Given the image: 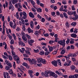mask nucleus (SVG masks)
Instances as JSON below:
<instances>
[{"instance_id":"f257e3e1","label":"nucleus","mask_w":78,"mask_h":78,"mask_svg":"<svg viewBox=\"0 0 78 78\" xmlns=\"http://www.w3.org/2000/svg\"><path fill=\"white\" fill-rule=\"evenodd\" d=\"M24 60H26V61H28L29 62L30 64H34V65H36L37 63V61L36 60L32 58L31 59L30 58H23Z\"/></svg>"},{"instance_id":"f03ea898","label":"nucleus","mask_w":78,"mask_h":78,"mask_svg":"<svg viewBox=\"0 0 78 78\" xmlns=\"http://www.w3.org/2000/svg\"><path fill=\"white\" fill-rule=\"evenodd\" d=\"M5 63H6L7 65L8 66H5V69L7 70H8L10 68H11V67H12V64L10 62H8L7 60H5Z\"/></svg>"},{"instance_id":"7ed1b4c3","label":"nucleus","mask_w":78,"mask_h":78,"mask_svg":"<svg viewBox=\"0 0 78 78\" xmlns=\"http://www.w3.org/2000/svg\"><path fill=\"white\" fill-rule=\"evenodd\" d=\"M63 41H62V40H61L60 41H58L57 42L58 44L61 45H62L63 47H64L66 46V43H65V40L64 41L63 40Z\"/></svg>"},{"instance_id":"20e7f679","label":"nucleus","mask_w":78,"mask_h":78,"mask_svg":"<svg viewBox=\"0 0 78 78\" xmlns=\"http://www.w3.org/2000/svg\"><path fill=\"white\" fill-rule=\"evenodd\" d=\"M49 76L50 77H51V76H52V77H54V78H56L58 76V75L56 74L53 72H51L49 74Z\"/></svg>"},{"instance_id":"39448f33","label":"nucleus","mask_w":78,"mask_h":78,"mask_svg":"<svg viewBox=\"0 0 78 78\" xmlns=\"http://www.w3.org/2000/svg\"><path fill=\"white\" fill-rule=\"evenodd\" d=\"M70 57H76L77 55H78V52H77L76 53H70L69 54Z\"/></svg>"},{"instance_id":"423d86ee","label":"nucleus","mask_w":78,"mask_h":78,"mask_svg":"<svg viewBox=\"0 0 78 78\" xmlns=\"http://www.w3.org/2000/svg\"><path fill=\"white\" fill-rule=\"evenodd\" d=\"M51 63L55 67H56L58 66V62L56 60L51 61Z\"/></svg>"},{"instance_id":"0eeeda50","label":"nucleus","mask_w":78,"mask_h":78,"mask_svg":"<svg viewBox=\"0 0 78 78\" xmlns=\"http://www.w3.org/2000/svg\"><path fill=\"white\" fill-rule=\"evenodd\" d=\"M72 19L74 21L76 20H78V15H76L74 16L72 18Z\"/></svg>"},{"instance_id":"6e6552de","label":"nucleus","mask_w":78,"mask_h":78,"mask_svg":"<svg viewBox=\"0 0 78 78\" xmlns=\"http://www.w3.org/2000/svg\"><path fill=\"white\" fill-rule=\"evenodd\" d=\"M50 72H51L50 70H47L45 71V75H46V77H48L49 76L48 74H49V73H50Z\"/></svg>"},{"instance_id":"1a4fd4ad","label":"nucleus","mask_w":78,"mask_h":78,"mask_svg":"<svg viewBox=\"0 0 78 78\" xmlns=\"http://www.w3.org/2000/svg\"><path fill=\"white\" fill-rule=\"evenodd\" d=\"M5 23L4 22V23H3V31H2V33L3 34H4L5 35Z\"/></svg>"},{"instance_id":"9d476101","label":"nucleus","mask_w":78,"mask_h":78,"mask_svg":"<svg viewBox=\"0 0 78 78\" xmlns=\"http://www.w3.org/2000/svg\"><path fill=\"white\" fill-rule=\"evenodd\" d=\"M37 63H40V62H41L42 61V58H37Z\"/></svg>"},{"instance_id":"9b49d317","label":"nucleus","mask_w":78,"mask_h":78,"mask_svg":"<svg viewBox=\"0 0 78 78\" xmlns=\"http://www.w3.org/2000/svg\"><path fill=\"white\" fill-rule=\"evenodd\" d=\"M29 16L31 18H34V15L33 14V13H32L31 12H30L29 13Z\"/></svg>"},{"instance_id":"f8f14e48","label":"nucleus","mask_w":78,"mask_h":78,"mask_svg":"<svg viewBox=\"0 0 78 78\" xmlns=\"http://www.w3.org/2000/svg\"><path fill=\"white\" fill-rule=\"evenodd\" d=\"M19 44V45H23L24 46H25V43H23V42L21 41H19L18 42Z\"/></svg>"},{"instance_id":"ddd939ff","label":"nucleus","mask_w":78,"mask_h":78,"mask_svg":"<svg viewBox=\"0 0 78 78\" xmlns=\"http://www.w3.org/2000/svg\"><path fill=\"white\" fill-rule=\"evenodd\" d=\"M64 57H65V58H66L67 61H69V59H70V55H69V54L67 55V56H65Z\"/></svg>"},{"instance_id":"4468645a","label":"nucleus","mask_w":78,"mask_h":78,"mask_svg":"<svg viewBox=\"0 0 78 78\" xmlns=\"http://www.w3.org/2000/svg\"><path fill=\"white\" fill-rule=\"evenodd\" d=\"M48 47L49 48V51L51 52L53 51V47L52 46L51 47L50 46H48Z\"/></svg>"},{"instance_id":"2eb2a0df","label":"nucleus","mask_w":78,"mask_h":78,"mask_svg":"<svg viewBox=\"0 0 78 78\" xmlns=\"http://www.w3.org/2000/svg\"><path fill=\"white\" fill-rule=\"evenodd\" d=\"M71 37H74V38H75L76 37V36H77V35H76V34L73 33L71 34Z\"/></svg>"},{"instance_id":"dca6fc26","label":"nucleus","mask_w":78,"mask_h":78,"mask_svg":"<svg viewBox=\"0 0 78 78\" xmlns=\"http://www.w3.org/2000/svg\"><path fill=\"white\" fill-rule=\"evenodd\" d=\"M30 23L31 28H33V26H34V23L33 22V21H31Z\"/></svg>"},{"instance_id":"f3484780","label":"nucleus","mask_w":78,"mask_h":78,"mask_svg":"<svg viewBox=\"0 0 78 78\" xmlns=\"http://www.w3.org/2000/svg\"><path fill=\"white\" fill-rule=\"evenodd\" d=\"M41 62L42 64H46V63H47V62L45 59H43V58H42Z\"/></svg>"},{"instance_id":"a211bd4d","label":"nucleus","mask_w":78,"mask_h":78,"mask_svg":"<svg viewBox=\"0 0 78 78\" xmlns=\"http://www.w3.org/2000/svg\"><path fill=\"white\" fill-rule=\"evenodd\" d=\"M19 2V0H12V4H14L15 3H17Z\"/></svg>"},{"instance_id":"6ab92c4d","label":"nucleus","mask_w":78,"mask_h":78,"mask_svg":"<svg viewBox=\"0 0 78 78\" xmlns=\"http://www.w3.org/2000/svg\"><path fill=\"white\" fill-rule=\"evenodd\" d=\"M59 70L60 72H62L63 73H64V72H66V69H64L61 68L59 69Z\"/></svg>"},{"instance_id":"aec40b11","label":"nucleus","mask_w":78,"mask_h":78,"mask_svg":"<svg viewBox=\"0 0 78 78\" xmlns=\"http://www.w3.org/2000/svg\"><path fill=\"white\" fill-rule=\"evenodd\" d=\"M66 52V50L65 49H62L61 52H60L61 55H64V53H65Z\"/></svg>"},{"instance_id":"412c9836","label":"nucleus","mask_w":78,"mask_h":78,"mask_svg":"<svg viewBox=\"0 0 78 78\" xmlns=\"http://www.w3.org/2000/svg\"><path fill=\"white\" fill-rule=\"evenodd\" d=\"M9 74H10V75H12V73H13L12 69H9Z\"/></svg>"},{"instance_id":"4be33fe9","label":"nucleus","mask_w":78,"mask_h":78,"mask_svg":"<svg viewBox=\"0 0 78 78\" xmlns=\"http://www.w3.org/2000/svg\"><path fill=\"white\" fill-rule=\"evenodd\" d=\"M71 69L72 70H75V68L76 67H75V66L74 65H71Z\"/></svg>"},{"instance_id":"5701e85b","label":"nucleus","mask_w":78,"mask_h":78,"mask_svg":"<svg viewBox=\"0 0 78 78\" xmlns=\"http://www.w3.org/2000/svg\"><path fill=\"white\" fill-rule=\"evenodd\" d=\"M63 15L65 17L66 19H67V18H68V16L67 15V14L66 12H64L63 13Z\"/></svg>"},{"instance_id":"b1692460","label":"nucleus","mask_w":78,"mask_h":78,"mask_svg":"<svg viewBox=\"0 0 78 78\" xmlns=\"http://www.w3.org/2000/svg\"><path fill=\"white\" fill-rule=\"evenodd\" d=\"M22 38L24 41L27 42V37L25 36H22Z\"/></svg>"},{"instance_id":"393cba45","label":"nucleus","mask_w":78,"mask_h":78,"mask_svg":"<svg viewBox=\"0 0 78 78\" xmlns=\"http://www.w3.org/2000/svg\"><path fill=\"white\" fill-rule=\"evenodd\" d=\"M68 66H70L71 65V64H72V61L70 60H69V61H67Z\"/></svg>"},{"instance_id":"a878e982","label":"nucleus","mask_w":78,"mask_h":78,"mask_svg":"<svg viewBox=\"0 0 78 78\" xmlns=\"http://www.w3.org/2000/svg\"><path fill=\"white\" fill-rule=\"evenodd\" d=\"M8 57L10 61H12V57L11 55H9Z\"/></svg>"},{"instance_id":"bb28decb","label":"nucleus","mask_w":78,"mask_h":78,"mask_svg":"<svg viewBox=\"0 0 78 78\" xmlns=\"http://www.w3.org/2000/svg\"><path fill=\"white\" fill-rule=\"evenodd\" d=\"M37 11L38 12H42V9H41L40 8H37Z\"/></svg>"},{"instance_id":"cd10ccee","label":"nucleus","mask_w":78,"mask_h":78,"mask_svg":"<svg viewBox=\"0 0 78 78\" xmlns=\"http://www.w3.org/2000/svg\"><path fill=\"white\" fill-rule=\"evenodd\" d=\"M39 54L41 55H44V54H45V52L44 51H41L39 52Z\"/></svg>"},{"instance_id":"c85d7f7f","label":"nucleus","mask_w":78,"mask_h":78,"mask_svg":"<svg viewBox=\"0 0 78 78\" xmlns=\"http://www.w3.org/2000/svg\"><path fill=\"white\" fill-rule=\"evenodd\" d=\"M71 26H73V27H75L76 25V22H73L71 24Z\"/></svg>"},{"instance_id":"c756f323","label":"nucleus","mask_w":78,"mask_h":78,"mask_svg":"<svg viewBox=\"0 0 78 78\" xmlns=\"http://www.w3.org/2000/svg\"><path fill=\"white\" fill-rule=\"evenodd\" d=\"M12 56L13 58L14 59L15 61L16 60V58H17L18 57V56L16 55H13Z\"/></svg>"},{"instance_id":"7c9ffc66","label":"nucleus","mask_w":78,"mask_h":78,"mask_svg":"<svg viewBox=\"0 0 78 78\" xmlns=\"http://www.w3.org/2000/svg\"><path fill=\"white\" fill-rule=\"evenodd\" d=\"M18 7L19 8H21V9H22V6L21 5V3H18Z\"/></svg>"},{"instance_id":"2f4dec72","label":"nucleus","mask_w":78,"mask_h":78,"mask_svg":"<svg viewBox=\"0 0 78 78\" xmlns=\"http://www.w3.org/2000/svg\"><path fill=\"white\" fill-rule=\"evenodd\" d=\"M50 52L48 51H46L45 52L44 55L45 56H47V55H49V54H50Z\"/></svg>"},{"instance_id":"473e14b6","label":"nucleus","mask_w":78,"mask_h":78,"mask_svg":"<svg viewBox=\"0 0 78 78\" xmlns=\"http://www.w3.org/2000/svg\"><path fill=\"white\" fill-rule=\"evenodd\" d=\"M26 36L28 39H31V37L28 34H26Z\"/></svg>"},{"instance_id":"72a5a7b5","label":"nucleus","mask_w":78,"mask_h":78,"mask_svg":"<svg viewBox=\"0 0 78 78\" xmlns=\"http://www.w3.org/2000/svg\"><path fill=\"white\" fill-rule=\"evenodd\" d=\"M25 52L27 54H28V55H31L30 52V51L28 50H26L25 51Z\"/></svg>"},{"instance_id":"f704fd0d","label":"nucleus","mask_w":78,"mask_h":78,"mask_svg":"<svg viewBox=\"0 0 78 78\" xmlns=\"http://www.w3.org/2000/svg\"><path fill=\"white\" fill-rule=\"evenodd\" d=\"M30 1L31 2V4H32V5H35V4H36L35 2H34V1L33 0H30Z\"/></svg>"},{"instance_id":"c9c22d12","label":"nucleus","mask_w":78,"mask_h":78,"mask_svg":"<svg viewBox=\"0 0 78 78\" xmlns=\"http://www.w3.org/2000/svg\"><path fill=\"white\" fill-rule=\"evenodd\" d=\"M11 53L12 54V56H15L16 55V53L13 50H12L11 51Z\"/></svg>"},{"instance_id":"e433bc0d","label":"nucleus","mask_w":78,"mask_h":78,"mask_svg":"<svg viewBox=\"0 0 78 78\" xmlns=\"http://www.w3.org/2000/svg\"><path fill=\"white\" fill-rule=\"evenodd\" d=\"M35 34L36 36H39V34L38 33V31H36L35 32Z\"/></svg>"},{"instance_id":"4c0bfd02","label":"nucleus","mask_w":78,"mask_h":78,"mask_svg":"<svg viewBox=\"0 0 78 78\" xmlns=\"http://www.w3.org/2000/svg\"><path fill=\"white\" fill-rule=\"evenodd\" d=\"M34 53H39V51L38 49L37 50L34 49Z\"/></svg>"},{"instance_id":"58836bf2","label":"nucleus","mask_w":78,"mask_h":78,"mask_svg":"<svg viewBox=\"0 0 78 78\" xmlns=\"http://www.w3.org/2000/svg\"><path fill=\"white\" fill-rule=\"evenodd\" d=\"M10 43L11 44H14V39H12L10 41Z\"/></svg>"},{"instance_id":"ea45409f","label":"nucleus","mask_w":78,"mask_h":78,"mask_svg":"<svg viewBox=\"0 0 78 78\" xmlns=\"http://www.w3.org/2000/svg\"><path fill=\"white\" fill-rule=\"evenodd\" d=\"M63 7L64 6L63 5L61 6V8L59 9L60 11H63Z\"/></svg>"},{"instance_id":"a19ab883","label":"nucleus","mask_w":78,"mask_h":78,"mask_svg":"<svg viewBox=\"0 0 78 78\" xmlns=\"http://www.w3.org/2000/svg\"><path fill=\"white\" fill-rule=\"evenodd\" d=\"M28 72L29 74H32V73H33V71H32V70H29Z\"/></svg>"},{"instance_id":"79ce46f5","label":"nucleus","mask_w":78,"mask_h":78,"mask_svg":"<svg viewBox=\"0 0 78 78\" xmlns=\"http://www.w3.org/2000/svg\"><path fill=\"white\" fill-rule=\"evenodd\" d=\"M67 40L66 41V44H69V42H70V40L69 39H67Z\"/></svg>"},{"instance_id":"37998d69","label":"nucleus","mask_w":78,"mask_h":78,"mask_svg":"<svg viewBox=\"0 0 78 78\" xmlns=\"http://www.w3.org/2000/svg\"><path fill=\"white\" fill-rule=\"evenodd\" d=\"M70 48L71 50H73L75 48V47L73 45H71L70 46Z\"/></svg>"},{"instance_id":"c03bdc74","label":"nucleus","mask_w":78,"mask_h":78,"mask_svg":"<svg viewBox=\"0 0 78 78\" xmlns=\"http://www.w3.org/2000/svg\"><path fill=\"white\" fill-rule=\"evenodd\" d=\"M28 33H33V30H28Z\"/></svg>"},{"instance_id":"a18cd8bd","label":"nucleus","mask_w":78,"mask_h":78,"mask_svg":"<svg viewBox=\"0 0 78 78\" xmlns=\"http://www.w3.org/2000/svg\"><path fill=\"white\" fill-rule=\"evenodd\" d=\"M77 30H78V29H74V31H73V33H76V34L77 33H78V31H77Z\"/></svg>"},{"instance_id":"49530a36","label":"nucleus","mask_w":78,"mask_h":78,"mask_svg":"<svg viewBox=\"0 0 78 78\" xmlns=\"http://www.w3.org/2000/svg\"><path fill=\"white\" fill-rule=\"evenodd\" d=\"M37 65L38 67H41V66H42V63H41L39 64H37Z\"/></svg>"},{"instance_id":"de8ad7c7","label":"nucleus","mask_w":78,"mask_h":78,"mask_svg":"<svg viewBox=\"0 0 78 78\" xmlns=\"http://www.w3.org/2000/svg\"><path fill=\"white\" fill-rule=\"evenodd\" d=\"M56 14L57 16H59L60 15V13H59V12L58 11L56 12Z\"/></svg>"},{"instance_id":"09e8293b","label":"nucleus","mask_w":78,"mask_h":78,"mask_svg":"<svg viewBox=\"0 0 78 78\" xmlns=\"http://www.w3.org/2000/svg\"><path fill=\"white\" fill-rule=\"evenodd\" d=\"M23 15L24 16H27V13H26V12H23Z\"/></svg>"},{"instance_id":"8fccbe9b","label":"nucleus","mask_w":78,"mask_h":78,"mask_svg":"<svg viewBox=\"0 0 78 78\" xmlns=\"http://www.w3.org/2000/svg\"><path fill=\"white\" fill-rule=\"evenodd\" d=\"M73 76H74V77H75V78H78V74H76L74 75H73Z\"/></svg>"},{"instance_id":"3c124183","label":"nucleus","mask_w":78,"mask_h":78,"mask_svg":"<svg viewBox=\"0 0 78 78\" xmlns=\"http://www.w3.org/2000/svg\"><path fill=\"white\" fill-rule=\"evenodd\" d=\"M23 66H25V67L26 66H27L28 65V64L25 62H23Z\"/></svg>"},{"instance_id":"603ef678","label":"nucleus","mask_w":78,"mask_h":78,"mask_svg":"<svg viewBox=\"0 0 78 78\" xmlns=\"http://www.w3.org/2000/svg\"><path fill=\"white\" fill-rule=\"evenodd\" d=\"M57 52H58L57 51H55L52 52V54L53 55H56Z\"/></svg>"},{"instance_id":"864d4df0","label":"nucleus","mask_w":78,"mask_h":78,"mask_svg":"<svg viewBox=\"0 0 78 78\" xmlns=\"http://www.w3.org/2000/svg\"><path fill=\"white\" fill-rule=\"evenodd\" d=\"M12 34L14 38V39H15V40H16V35H15L14 34Z\"/></svg>"},{"instance_id":"5fc2aeb1","label":"nucleus","mask_w":78,"mask_h":78,"mask_svg":"<svg viewBox=\"0 0 78 78\" xmlns=\"http://www.w3.org/2000/svg\"><path fill=\"white\" fill-rule=\"evenodd\" d=\"M9 6H12V3H11V0L9 2Z\"/></svg>"},{"instance_id":"6e6d98bb","label":"nucleus","mask_w":78,"mask_h":78,"mask_svg":"<svg viewBox=\"0 0 78 78\" xmlns=\"http://www.w3.org/2000/svg\"><path fill=\"white\" fill-rule=\"evenodd\" d=\"M39 72H37L36 73V74H34V75H36V76H39Z\"/></svg>"},{"instance_id":"4d7b16f0","label":"nucleus","mask_w":78,"mask_h":78,"mask_svg":"<svg viewBox=\"0 0 78 78\" xmlns=\"http://www.w3.org/2000/svg\"><path fill=\"white\" fill-rule=\"evenodd\" d=\"M18 11H19V12H22V9H21V8H18Z\"/></svg>"},{"instance_id":"13d9d810","label":"nucleus","mask_w":78,"mask_h":78,"mask_svg":"<svg viewBox=\"0 0 78 78\" xmlns=\"http://www.w3.org/2000/svg\"><path fill=\"white\" fill-rule=\"evenodd\" d=\"M73 3L74 5H76L77 4V1H73Z\"/></svg>"},{"instance_id":"bf43d9fd","label":"nucleus","mask_w":78,"mask_h":78,"mask_svg":"<svg viewBox=\"0 0 78 78\" xmlns=\"http://www.w3.org/2000/svg\"><path fill=\"white\" fill-rule=\"evenodd\" d=\"M44 36L45 37H48V36H49V34L48 33H47V34H44Z\"/></svg>"},{"instance_id":"052dcab7","label":"nucleus","mask_w":78,"mask_h":78,"mask_svg":"<svg viewBox=\"0 0 78 78\" xmlns=\"http://www.w3.org/2000/svg\"><path fill=\"white\" fill-rule=\"evenodd\" d=\"M50 35L51 36H53L54 35H55V33L54 32H52L50 33Z\"/></svg>"},{"instance_id":"680f3d73","label":"nucleus","mask_w":78,"mask_h":78,"mask_svg":"<svg viewBox=\"0 0 78 78\" xmlns=\"http://www.w3.org/2000/svg\"><path fill=\"white\" fill-rule=\"evenodd\" d=\"M3 75L4 76V78H6V74L5 73V72L3 73Z\"/></svg>"},{"instance_id":"e2e57ef3","label":"nucleus","mask_w":78,"mask_h":78,"mask_svg":"<svg viewBox=\"0 0 78 78\" xmlns=\"http://www.w3.org/2000/svg\"><path fill=\"white\" fill-rule=\"evenodd\" d=\"M19 50H20V52H21V53H24V51H22V49H21L20 48H19Z\"/></svg>"},{"instance_id":"0e129e2a","label":"nucleus","mask_w":78,"mask_h":78,"mask_svg":"<svg viewBox=\"0 0 78 78\" xmlns=\"http://www.w3.org/2000/svg\"><path fill=\"white\" fill-rule=\"evenodd\" d=\"M31 10L32 11H33V12H36V9L34 8H32Z\"/></svg>"},{"instance_id":"69168bd1","label":"nucleus","mask_w":78,"mask_h":78,"mask_svg":"<svg viewBox=\"0 0 78 78\" xmlns=\"http://www.w3.org/2000/svg\"><path fill=\"white\" fill-rule=\"evenodd\" d=\"M49 44H53V41H51V40H50L48 42Z\"/></svg>"},{"instance_id":"338daca9","label":"nucleus","mask_w":78,"mask_h":78,"mask_svg":"<svg viewBox=\"0 0 78 78\" xmlns=\"http://www.w3.org/2000/svg\"><path fill=\"white\" fill-rule=\"evenodd\" d=\"M69 78H75V77L73 75H71L69 76Z\"/></svg>"},{"instance_id":"774afa93","label":"nucleus","mask_w":78,"mask_h":78,"mask_svg":"<svg viewBox=\"0 0 78 78\" xmlns=\"http://www.w3.org/2000/svg\"><path fill=\"white\" fill-rule=\"evenodd\" d=\"M23 55V56H24L25 57H28V55L26 54H24Z\"/></svg>"}]
</instances>
